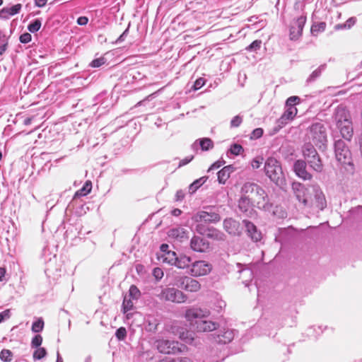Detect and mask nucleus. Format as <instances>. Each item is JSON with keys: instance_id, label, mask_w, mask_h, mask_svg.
I'll use <instances>...</instances> for the list:
<instances>
[{"instance_id": "1", "label": "nucleus", "mask_w": 362, "mask_h": 362, "mask_svg": "<svg viewBox=\"0 0 362 362\" xmlns=\"http://www.w3.org/2000/svg\"><path fill=\"white\" fill-rule=\"evenodd\" d=\"M238 208L243 212H247L253 207L263 209L268 202L265 191L253 182H245L241 187Z\"/></svg>"}, {"instance_id": "2", "label": "nucleus", "mask_w": 362, "mask_h": 362, "mask_svg": "<svg viewBox=\"0 0 362 362\" xmlns=\"http://www.w3.org/2000/svg\"><path fill=\"white\" fill-rule=\"evenodd\" d=\"M334 118L342 137L350 141L353 136L351 115L346 107L338 106L334 111Z\"/></svg>"}, {"instance_id": "3", "label": "nucleus", "mask_w": 362, "mask_h": 362, "mask_svg": "<svg viewBox=\"0 0 362 362\" xmlns=\"http://www.w3.org/2000/svg\"><path fill=\"white\" fill-rule=\"evenodd\" d=\"M264 171L268 177L278 185L285 181L284 175L280 163L274 158H268L264 164Z\"/></svg>"}, {"instance_id": "4", "label": "nucleus", "mask_w": 362, "mask_h": 362, "mask_svg": "<svg viewBox=\"0 0 362 362\" xmlns=\"http://www.w3.org/2000/svg\"><path fill=\"white\" fill-rule=\"evenodd\" d=\"M157 350L163 354H176L187 350V347L176 341L158 339L155 341Z\"/></svg>"}, {"instance_id": "5", "label": "nucleus", "mask_w": 362, "mask_h": 362, "mask_svg": "<svg viewBox=\"0 0 362 362\" xmlns=\"http://www.w3.org/2000/svg\"><path fill=\"white\" fill-rule=\"evenodd\" d=\"M309 138L316 146H325L327 141L325 126L320 122L313 124L309 129Z\"/></svg>"}, {"instance_id": "6", "label": "nucleus", "mask_w": 362, "mask_h": 362, "mask_svg": "<svg viewBox=\"0 0 362 362\" xmlns=\"http://www.w3.org/2000/svg\"><path fill=\"white\" fill-rule=\"evenodd\" d=\"M158 298L160 300L175 303H183L187 300V296L175 287H167L162 289Z\"/></svg>"}, {"instance_id": "7", "label": "nucleus", "mask_w": 362, "mask_h": 362, "mask_svg": "<svg viewBox=\"0 0 362 362\" xmlns=\"http://www.w3.org/2000/svg\"><path fill=\"white\" fill-rule=\"evenodd\" d=\"M192 220L197 223L196 226L202 225L203 227H206V223H216L220 221L221 216L214 211H201L194 215Z\"/></svg>"}, {"instance_id": "8", "label": "nucleus", "mask_w": 362, "mask_h": 362, "mask_svg": "<svg viewBox=\"0 0 362 362\" xmlns=\"http://www.w3.org/2000/svg\"><path fill=\"white\" fill-rule=\"evenodd\" d=\"M212 270V265L204 260L192 262L188 272L192 276L199 277L209 274Z\"/></svg>"}, {"instance_id": "9", "label": "nucleus", "mask_w": 362, "mask_h": 362, "mask_svg": "<svg viewBox=\"0 0 362 362\" xmlns=\"http://www.w3.org/2000/svg\"><path fill=\"white\" fill-rule=\"evenodd\" d=\"M335 156L340 163L351 164V152L346 144L341 140L335 142Z\"/></svg>"}, {"instance_id": "10", "label": "nucleus", "mask_w": 362, "mask_h": 362, "mask_svg": "<svg viewBox=\"0 0 362 362\" xmlns=\"http://www.w3.org/2000/svg\"><path fill=\"white\" fill-rule=\"evenodd\" d=\"M180 287L189 293H197L202 289V284L193 278L185 276L180 279Z\"/></svg>"}, {"instance_id": "11", "label": "nucleus", "mask_w": 362, "mask_h": 362, "mask_svg": "<svg viewBox=\"0 0 362 362\" xmlns=\"http://www.w3.org/2000/svg\"><path fill=\"white\" fill-rule=\"evenodd\" d=\"M305 22L306 16H300L292 22L290 28L291 40H297L301 36Z\"/></svg>"}, {"instance_id": "12", "label": "nucleus", "mask_w": 362, "mask_h": 362, "mask_svg": "<svg viewBox=\"0 0 362 362\" xmlns=\"http://www.w3.org/2000/svg\"><path fill=\"white\" fill-rule=\"evenodd\" d=\"M196 230L198 233L206 235L209 238L216 240H223L224 239V234L213 227H203L202 225L196 226Z\"/></svg>"}, {"instance_id": "13", "label": "nucleus", "mask_w": 362, "mask_h": 362, "mask_svg": "<svg viewBox=\"0 0 362 362\" xmlns=\"http://www.w3.org/2000/svg\"><path fill=\"white\" fill-rule=\"evenodd\" d=\"M209 310L200 308H189L186 310L185 317L188 322H192L196 319L206 317L209 315Z\"/></svg>"}, {"instance_id": "14", "label": "nucleus", "mask_w": 362, "mask_h": 362, "mask_svg": "<svg viewBox=\"0 0 362 362\" xmlns=\"http://www.w3.org/2000/svg\"><path fill=\"white\" fill-rule=\"evenodd\" d=\"M293 170L296 175L304 180H310L312 175L306 170V163L302 160H298L295 162Z\"/></svg>"}, {"instance_id": "15", "label": "nucleus", "mask_w": 362, "mask_h": 362, "mask_svg": "<svg viewBox=\"0 0 362 362\" xmlns=\"http://www.w3.org/2000/svg\"><path fill=\"white\" fill-rule=\"evenodd\" d=\"M191 248L198 252H205L209 249V243L203 238L194 236L190 241Z\"/></svg>"}, {"instance_id": "16", "label": "nucleus", "mask_w": 362, "mask_h": 362, "mask_svg": "<svg viewBox=\"0 0 362 362\" xmlns=\"http://www.w3.org/2000/svg\"><path fill=\"white\" fill-rule=\"evenodd\" d=\"M312 206H315L320 210H323L327 206V202L324 194L320 189H315L314 198L310 197L309 204Z\"/></svg>"}, {"instance_id": "17", "label": "nucleus", "mask_w": 362, "mask_h": 362, "mask_svg": "<svg viewBox=\"0 0 362 362\" xmlns=\"http://www.w3.org/2000/svg\"><path fill=\"white\" fill-rule=\"evenodd\" d=\"M293 189L295 190L296 196L298 200L300 202H302L304 206H306L309 204L310 197L311 196H307L308 189L300 183L296 184L293 186Z\"/></svg>"}, {"instance_id": "18", "label": "nucleus", "mask_w": 362, "mask_h": 362, "mask_svg": "<svg viewBox=\"0 0 362 362\" xmlns=\"http://www.w3.org/2000/svg\"><path fill=\"white\" fill-rule=\"evenodd\" d=\"M223 228L230 235H236L240 233L239 223L230 218L223 221Z\"/></svg>"}, {"instance_id": "19", "label": "nucleus", "mask_w": 362, "mask_h": 362, "mask_svg": "<svg viewBox=\"0 0 362 362\" xmlns=\"http://www.w3.org/2000/svg\"><path fill=\"white\" fill-rule=\"evenodd\" d=\"M243 223L246 228L248 235H250L253 240L257 242L261 240V233L257 230L254 223L247 220H244Z\"/></svg>"}, {"instance_id": "20", "label": "nucleus", "mask_w": 362, "mask_h": 362, "mask_svg": "<svg viewBox=\"0 0 362 362\" xmlns=\"http://www.w3.org/2000/svg\"><path fill=\"white\" fill-rule=\"evenodd\" d=\"M168 236L175 240L182 242L188 238L187 231L182 228H173L168 231Z\"/></svg>"}, {"instance_id": "21", "label": "nucleus", "mask_w": 362, "mask_h": 362, "mask_svg": "<svg viewBox=\"0 0 362 362\" xmlns=\"http://www.w3.org/2000/svg\"><path fill=\"white\" fill-rule=\"evenodd\" d=\"M218 327V323L210 320H202L197 325V331L203 332H211L216 330Z\"/></svg>"}, {"instance_id": "22", "label": "nucleus", "mask_w": 362, "mask_h": 362, "mask_svg": "<svg viewBox=\"0 0 362 362\" xmlns=\"http://www.w3.org/2000/svg\"><path fill=\"white\" fill-rule=\"evenodd\" d=\"M297 113L298 109L296 107H287L286 110L280 118L281 123L286 124L288 122L293 120Z\"/></svg>"}, {"instance_id": "23", "label": "nucleus", "mask_w": 362, "mask_h": 362, "mask_svg": "<svg viewBox=\"0 0 362 362\" xmlns=\"http://www.w3.org/2000/svg\"><path fill=\"white\" fill-rule=\"evenodd\" d=\"M306 160L313 170L317 173H321L322 171L323 164L318 154L315 156L307 158Z\"/></svg>"}, {"instance_id": "24", "label": "nucleus", "mask_w": 362, "mask_h": 362, "mask_svg": "<svg viewBox=\"0 0 362 362\" xmlns=\"http://www.w3.org/2000/svg\"><path fill=\"white\" fill-rule=\"evenodd\" d=\"M234 337L233 331L226 330L222 332L221 334L214 337V340L218 343L227 344L230 342Z\"/></svg>"}, {"instance_id": "25", "label": "nucleus", "mask_w": 362, "mask_h": 362, "mask_svg": "<svg viewBox=\"0 0 362 362\" xmlns=\"http://www.w3.org/2000/svg\"><path fill=\"white\" fill-rule=\"evenodd\" d=\"M158 258L163 263L174 265L176 262L177 255L174 251H167L159 255Z\"/></svg>"}, {"instance_id": "26", "label": "nucleus", "mask_w": 362, "mask_h": 362, "mask_svg": "<svg viewBox=\"0 0 362 362\" xmlns=\"http://www.w3.org/2000/svg\"><path fill=\"white\" fill-rule=\"evenodd\" d=\"M192 264V259L186 255H180L179 257H177L176 262L175 266L179 269H190Z\"/></svg>"}, {"instance_id": "27", "label": "nucleus", "mask_w": 362, "mask_h": 362, "mask_svg": "<svg viewBox=\"0 0 362 362\" xmlns=\"http://www.w3.org/2000/svg\"><path fill=\"white\" fill-rule=\"evenodd\" d=\"M233 172V168L230 165L225 166L218 172V180L221 184H225L230 177V173Z\"/></svg>"}, {"instance_id": "28", "label": "nucleus", "mask_w": 362, "mask_h": 362, "mask_svg": "<svg viewBox=\"0 0 362 362\" xmlns=\"http://www.w3.org/2000/svg\"><path fill=\"white\" fill-rule=\"evenodd\" d=\"M303 154L305 160L317 155V152L311 144H306L303 148Z\"/></svg>"}, {"instance_id": "29", "label": "nucleus", "mask_w": 362, "mask_h": 362, "mask_svg": "<svg viewBox=\"0 0 362 362\" xmlns=\"http://www.w3.org/2000/svg\"><path fill=\"white\" fill-rule=\"evenodd\" d=\"M91 189H92V183L90 181L88 180L85 182L83 187L76 192L75 197L86 196V194H88V193L90 192Z\"/></svg>"}, {"instance_id": "30", "label": "nucleus", "mask_w": 362, "mask_h": 362, "mask_svg": "<svg viewBox=\"0 0 362 362\" xmlns=\"http://www.w3.org/2000/svg\"><path fill=\"white\" fill-rule=\"evenodd\" d=\"M179 337L181 340L187 344H192L194 339V333L188 330L180 332Z\"/></svg>"}, {"instance_id": "31", "label": "nucleus", "mask_w": 362, "mask_h": 362, "mask_svg": "<svg viewBox=\"0 0 362 362\" xmlns=\"http://www.w3.org/2000/svg\"><path fill=\"white\" fill-rule=\"evenodd\" d=\"M326 28V23L325 22H320L315 23L311 27V33L314 35H317L320 33L323 32Z\"/></svg>"}, {"instance_id": "32", "label": "nucleus", "mask_w": 362, "mask_h": 362, "mask_svg": "<svg viewBox=\"0 0 362 362\" xmlns=\"http://www.w3.org/2000/svg\"><path fill=\"white\" fill-rule=\"evenodd\" d=\"M133 308H134V303L132 300V298H130L129 296H125L124 298V300H123V303H122L123 313H126L129 310H132Z\"/></svg>"}, {"instance_id": "33", "label": "nucleus", "mask_w": 362, "mask_h": 362, "mask_svg": "<svg viewBox=\"0 0 362 362\" xmlns=\"http://www.w3.org/2000/svg\"><path fill=\"white\" fill-rule=\"evenodd\" d=\"M199 144L202 151H208L214 147V143L209 138L200 139Z\"/></svg>"}, {"instance_id": "34", "label": "nucleus", "mask_w": 362, "mask_h": 362, "mask_svg": "<svg viewBox=\"0 0 362 362\" xmlns=\"http://www.w3.org/2000/svg\"><path fill=\"white\" fill-rule=\"evenodd\" d=\"M13 356V353L9 349H4L0 352V359L4 362H11Z\"/></svg>"}, {"instance_id": "35", "label": "nucleus", "mask_w": 362, "mask_h": 362, "mask_svg": "<svg viewBox=\"0 0 362 362\" xmlns=\"http://www.w3.org/2000/svg\"><path fill=\"white\" fill-rule=\"evenodd\" d=\"M204 182L205 180H204V177L199 178L193 182L189 187V193H194L197 189L204 183Z\"/></svg>"}, {"instance_id": "36", "label": "nucleus", "mask_w": 362, "mask_h": 362, "mask_svg": "<svg viewBox=\"0 0 362 362\" xmlns=\"http://www.w3.org/2000/svg\"><path fill=\"white\" fill-rule=\"evenodd\" d=\"M44 328V321L42 318H39L37 320L34 322L32 325V331L33 332H40Z\"/></svg>"}, {"instance_id": "37", "label": "nucleus", "mask_w": 362, "mask_h": 362, "mask_svg": "<svg viewBox=\"0 0 362 362\" xmlns=\"http://www.w3.org/2000/svg\"><path fill=\"white\" fill-rule=\"evenodd\" d=\"M129 296L130 298L134 299H138L141 296V292L139 289L134 285H132L129 290Z\"/></svg>"}, {"instance_id": "38", "label": "nucleus", "mask_w": 362, "mask_h": 362, "mask_svg": "<svg viewBox=\"0 0 362 362\" xmlns=\"http://www.w3.org/2000/svg\"><path fill=\"white\" fill-rule=\"evenodd\" d=\"M40 27L41 21L39 19H36L28 25V29L31 33H35L40 30Z\"/></svg>"}, {"instance_id": "39", "label": "nucleus", "mask_w": 362, "mask_h": 362, "mask_svg": "<svg viewBox=\"0 0 362 362\" xmlns=\"http://www.w3.org/2000/svg\"><path fill=\"white\" fill-rule=\"evenodd\" d=\"M8 40L4 35H0V55H2L7 49Z\"/></svg>"}, {"instance_id": "40", "label": "nucleus", "mask_w": 362, "mask_h": 362, "mask_svg": "<svg viewBox=\"0 0 362 362\" xmlns=\"http://www.w3.org/2000/svg\"><path fill=\"white\" fill-rule=\"evenodd\" d=\"M47 351L45 348H37L33 353V358L35 359H42L46 356Z\"/></svg>"}, {"instance_id": "41", "label": "nucleus", "mask_w": 362, "mask_h": 362, "mask_svg": "<svg viewBox=\"0 0 362 362\" xmlns=\"http://www.w3.org/2000/svg\"><path fill=\"white\" fill-rule=\"evenodd\" d=\"M300 98L298 96H291L286 102V107H295V105L300 103Z\"/></svg>"}, {"instance_id": "42", "label": "nucleus", "mask_w": 362, "mask_h": 362, "mask_svg": "<svg viewBox=\"0 0 362 362\" xmlns=\"http://www.w3.org/2000/svg\"><path fill=\"white\" fill-rule=\"evenodd\" d=\"M115 336L119 340H124L127 337L126 329L123 327H119L117 329Z\"/></svg>"}, {"instance_id": "43", "label": "nucleus", "mask_w": 362, "mask_h": 362, "mask_svg": "<svg viewBox=\"0 0 362 362\" xmlns=\"http://www.w3.org/2000/svg\"><path fill=\"white\" fill-rule=\"evenodd\" d=\"M105 62H106L105 58L102 57L93 59L91 62L90 65L92 67L97 68V67H100L102 65H103L105 63Z\"/></svg>"}, {"instance_id": "44", "label": "nucleus", "mask_w": 362, "mask_h": 362, "mask_svg": "<svg viewBox=\"0 0 362 362\" xmlns=\"http://www.w3.org/2000/svg\"><path fill=\"white\" fill-rule=\"evenodd\" d=\"M230 151L232 154L238 156L243 151V148L240 144H235L231 146Z\"/></svg>"}, {"instance_id": "45", "label": "nucleus", "mask_w": 362, "mask_h": 362, "mask_svg": "<svg viewBox=\"0 0 362 362\" xmlns=\"http://www.w3.org/2000/svg\"><path fill=\"white\" fill-rule=\"evenodd\" d=\"M261 45H262V41L260 40H256L255 41H253L247 48L246 49L248 50V51H252V50H257L260 48L261 47Z\"/></svg>"}, {"instance_id": "46", "label": "nucleus", "mask_w": 362, "mask_h": 362, "mask_svg": "<svg viewBox=\"0 0 362 362\" xmlns=\"http://www.w3.org/2000/svg\"><path fill=\"white\" fill-rule=\"evenodd\" d=\"M42 337L41 335L40 334H37V335H35L33 339H32V341H31V345L33 347H39L41 344H42Z\"/></svg>"}, {"instance_id": "47", "label": "nucleus", "mask_w": 362, "mask_h": 362, "mask_svg": "<svg viewBox=\"0 0 362 362\" xmlns=\"http://www.w3.org/2000/svg\"><path fill=\"white\" fill-rule=\"evenodd\" d=\"M206 81L203 78H199L197 79L194 83L193 88L197 90L200 89L202 86H204Z\"/></svg>"}, {"instance_id": "48", "label": "nucleus", "mask_w": 362, "mask_h": 362, "mask_svg": "<svg viewBox=\"0 0 362 362\" xmlns=\"http://www.w3.org/2000/svg\"><path fill=\"white\" fill-rule=\"evenodd\" d=\"M262 134L263 129L262 128H257L252 131L250 138L252 139H257L260 138Z\"/></svg>"}, {"instance_id": "49", "label": "nucleus", "mask_w": 362, "mask_h": 362, "mask_svg": "<svg viewBox=\"0 0 362 362\" xmlns=\"http://www.w3.org/2000/svg\"><path fill=\"white\" fill-rule=\"evenodd\" d=\"M22 8V6L21 4H16L11 8H8V10L10 12L11 16H14L19 13Z\"/></svg>"}, {"instance_id": "50", "label": "nucleus", "mask_w": 362, "mask_h": 362, "mask_svg": "<svg viewBox=\"0 0 362 362\" xmlns=\"http://www.w3.org/2000/svg\"><path fill=\"white\" fill-rule=\"evenodd\" d=\"M153 275L156 280H160L163 276V272L160 268L156 267L153 270Z\"/></svg>"}, {"instance_id": "51", "label": "nucleus", "mask_w": 362, "mask_h": 362, "mask_svg": "<svg viewBox=\"0 0 362 362\" xmlns=\"http://www.w3.org/2000/svg\"><path fill=\"white\" fill-rule=\"evenodd\" d=\"M262 160H263V158H260V157L254 158L251 162V165H252V168H254V169L259 168L262 163Z\"/></svg>"}, {"instance_id": "52", "label": "nucleus", "mask_w": 362, "mask_h": 362, "mask_svg": "<svg viewBox=\"0 0 362 362\" xmlns=\"http://www.w3.org/2000/svg\"><path fill=\"white\" fill-rule=\"evenodd\" d=\"M31 35L28 33H25L20 36V41L22 43H28L31 41Z\"/></svg>"}, {"instance_id": "53", "label": "nucleus", "mask_w": 362, "mask_h": 362, "mask_svg": "<svg viewBox=\"0 0 362 362\" xmlns=\"http://www.w3.org/2000/svg\"><path fill=\"white\" fill-rule=\"evenodd\" d=\"M242 121H243L242 117L237 115L233 118V119L230 122V124L232 127H238L240 125V124L242 123Z\"/></svg>"}, {"instance_id": "54", "label": "nucleus", "mask_w": 362, "mask_h": 362, "mask_svg": "<svg viewBox=\"0 0 362 362\" xmlns=\"http://www.w3.org/2000/svg\"><path fill=\"white\" fill-rule=\"evenodd\" d=\"M172 362H193L192 360L189 357H178L175 358H171Z\"/></svg>"}, {"instance_id": "55", "label": "nucleus", "mask_w": 362, "mask_h": 362, "mask_svg": "<svg viewBox=\"0 0 362 362\" xmlns=\"http://www.w3.org/2000/svg\"><path fill=\"white\" fill-rule=\"evenodd\" d=\"M9 16H11V14L8 10V8H3L1 10H0V18H8Z\"/></svg>"}, {"instance_id": "56", "label": "nucleus", "mask_w": 362, "mask_h": 362, "mask_svg": "<svg viewBox=\"0 0 362 362\" xmlns=\"http://www.w3.org/2000/svg\"><path fill=\"white\" fill-rule=\"evenodd\" d=\"M193 158H194L193 156H191L189 157H187V158H183L179 163V167H182V166H184V165H187L191 160H192Z\"/></svg>"}, {"instance_id": "57", "label": "nucleus", "mask_w": 362, "mask_h": 362, "mask_svg": "<svg viewBox=\"0 0 362 362\" xmlns=\"http://www.w3.org/2000/svg\"><path fill=\"white\" fill-rule=\"evenodd\" d=\"M88 19L86 16H81L78 18L77 23L80 25H85L88 23Z\"/></svg>"}, {"instance_id": "58", "label": "nucleus", "mask_w": 362, "mask_h": 362, "mask_svg": "<svg viewBox=\"0 0 362 362\" xmlns=\"http://www.w3.org/2000/svg\"><path fill=\"white\" fill-rule=\"evenodd\" d=\"M223 165L222 161H216L214 163H213L211 167L209 168L208 171L216 170L219 168Z\"/></svg>"}, {"instance_id": "59", "label": "nucleus", "mask_w": 362, "mask_h": 362, "mask_svg": "<svg viewBox=\"0 0 362 362\" xmlns=\"http://www.w3.org/2000/svg\"><path fill=\"white\" fill-rule=\"evenodd\" d=\"M185 194L182 191H177L176 193V201H181L184 199Z\"/></svg>"}, {"instance_id": "60", "label": "nucleus", "mask_w": 362, "mask_h": 362, "mask_svg": "<svg viewBox=\"0 0 362 362\" xmlns=\"http://www.w3.org/2000/svg\"><path fill=\"white\" fill-rule=\"evenodd\" d=\"M324 68H325V65L320 66L318 69H317L313 72L311 76L313 78H315V77L318 76L320 74L321 70L323 69Z\"/></svg>"}, {"instance_id": "61", "label": "nucleus", "mask_w": 362, "mask_h": 362, "mask_svg": "<svg viewBox=\"0 0 362 362\" xmlns=\"http://www.w3.org/2000/svg\"><path fill=\"white\" fill-rule=\"evenodd\" d=\"M47 0H35V5L37 7H42L47 4Z\"/></svg>"}, {"instance_id": "62", "label": "nucleus", "mask_w": 362, "mask_h": 362, "mask_svg": "<svg viewBox=\"0 0 362 362\" xmlns=\"http://www.w3.org/2000/svg\"><path fill=\"white\" fill-rule=\"evenodd\" d=\"M168 247H169L168 245L162 244L160 247L162 254L165 253L167 251H169Z\"/></svg>"}, {"instance_id": "63", "label": "nucleus", "mask_w": 362, "mask_h": 362, "mask_svg": "<svg viewBox=\"0 0 362 362\" xmlns=\"http://www.w3.org/2000/svg\"><path fill=\"white\" fill-rule=\"evenodd\" d=\"M8 310H6L4 313H0V323L4 320L6 316L8 317Z\"/></svg>"}, {"instance_id": "64", "label": "nucleus", "mask_w": 362, "mask_h": 362, "mask_svg": "<svg viewBox=\"0 0 362 362\" xmlns=\"http://www.w3.org/2000/svg\"><path fill=\"white\" fill-rule=\"evenodd\" d=\"M182 214V211L179 209H175L172 211V215L178 216Z\"/></svg>"}]
</instances>
